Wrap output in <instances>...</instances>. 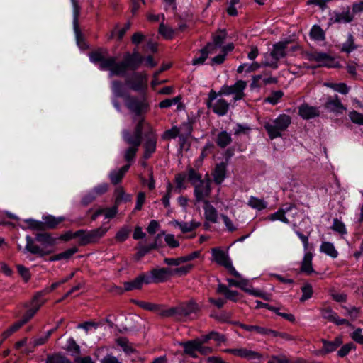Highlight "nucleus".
I'll list each match as a JSON object with an SVG mask.
<instances>
[{
    "mask_svg": "<svg viewBox=\"0 0 363 363\" xmlns=\"http://www.w3.org/2000/svg\"><path fill=\"white\" fill-rule=\"evenodd\" d=\"M108 50L105 48H100L92 52L89 55L90 61L93 63L100 62L99 69L101 70H108L109 77L119 75L124 72V64L117 63L116 57H108Z\"/></svg>",
    "mask_w": 363,
    "mask_h": 363,
    "instance_id": "obj_1",
    "label": "nucleus"
},
{
    "mask_svg": "<svg viewBox=\"0 0 363 363\" xmlns=\"http://www.w3.org/2000/svg\"><path fill=\"white\" fill-rule=\"evenodd\" d=\"M291 118L289 115L280 114L274 120H270L264 123V127L270 139L281 136V133L286 130L291 124Z\"/></svg>",
    "mask_w": 363,
    "mask_h": 363,
    "instance_id": "obj_2",
    "label": "nucleus"
},
{
    "mask_svg": "<svg viewBox=\"0 0 363 363\" xmlns=\"http://www.w3.org/2000/svg\"><path fill=\"white\" fill-rule=\"evenodd\" d=\"M197 311V305L194 301H189L170 308L165 313L167 315H175L177 318L181 320H186L194 318Z\"/></svg>",
    "mask_w": 363,
    "mask_h": 363,
    "instance_id": "obj_3",
    "label": "nucleus"
},
{
    "mask_svg": "<svg viewBox=\"0 0 363 363\" xmlns=\"http://www.w3.org/2000/svg\"><path fill=\"white\" fill-rule=\"evenodd\" d=\"M286 43L279 42L273 45V49L270 54L264 55V61L262 65L269 67L273 69L278 67V61L286 55Z\"/></svg>",
    "mask_w": 363,
    "mask_h": 363,
    "instance_id": "obj_4",
    "label": "nucleus"
},
{
    "mask_svg": "<svg viewBox=\"0 0 363 363\" xmlns=\"http://www.w3.org/2000/svg\"><path fill=\"white\" fill-rule=\"evenodd\" d=\"M223 95L220 94V91L216 92L211 90L208 94V101L207 102L208 107L220 116L226 115L229 109V103L220 97Z\"/></svg>",
    "mask_w": 363,
    "mask_h": 363,
    "instance_id": "obj_5",
    "label": "nucleus"
},
{
    "mask_svg": "<svg viewBox=\"0 0 363 363\" xmlns=\"http://www.w3.org/2000/svg\"><path fill=\"white\" fill-rule=\"evenodd\" d=\"M213 260L218 264L224 267L232 275L240 277V274L234 268L233 263L228 255L220 247H215L211 250Z\"/></svg>",
    "mask_w": 363,
    "mask_h": 363,
    "instance_id": "obj_6",
    "label": "nucleus"
},
{
    "mask_svg": "<svg viewBox=\"0 0 363 363\" xmlns=\"http://www.w3.org/2000/svg\"><path fill=\"white\" fill-rule=\"evenodd\" d=\"M147 122L143 118L138 123L134 133H130L128 130H124L122 132V137L127 145L139 147L142 141V132L144 128H146Z\"/></svg>",
    "mask_w": 363,
    "mask_h": 363,
    "instance_id": "obj_7",
    "label": "nucleus"
},
{
    "mask_svg": "<svg viewBox=\"0 0 363 363\" xmlns=\"http://www.w3.org/2000/svg\"><path fill=\"white\" fill-rule=\"evenodd\" d=\"M125 104L128 109L136 116L145 113L149 110V104L144 97L138 99L134 96H127L125 98Z\"/></svg>",
    "mask_w": 363,
    "mask_h": 363,
    "instance_id": "obj_8",
    "label": "nucleus"
},
{
    "mask_svg": "<svg viewBox=\"0 0 363 363\" xmlns=\"http://www.w3.org/2000/svg\"><path fill=\"white\" fill-rule=\"evenodd\" d=\"M247 86V82L243 80L237 81L233 85H224L220 90V94L225 96L233 95L234 101L241 100L245 96L244 90Z\"/></svg>",
    "mask_w": 363,
    "mask_h": 363,
    "instance_id": "obj_9",
    "label": "nucleus"
},
{
    "mask_svg": "<svg viewBox=\"0 0 363 363\" xmlns=\"http://www.w3.org/2000/svg\"><path fill=\"white\" fill-rule=\"evenodd\" d=\"M172 276V269L168 268H157L146 274V284L162 283L166 281Z\"/></svg>",
    "mask_w": 363,
    "mask_h": 363,
    "instance_id": "obj_10",
    "label": "nucleus"
},
{
    "mask_svg": "<svg viewBox=\"0 0 363 363\" xmlns=\"http://www.w3.org/2000/svg\"><path fill=\"white\" fill-rule=\"evenodd\" d=\"M147 74L145 72L135 73L130 81L127 80L126 83L130 88L138 92H145L147 89Z\"/></svg>",
    "mask_w": 363,
    "mask_h": 363,
    "instance_id": "obj_11",
    "label": "nucleus"
},
{
    "mask_svg": "<svg viewBox=\"0 0 363 363\" xmlns=\"http://www.w3.org/2000/svg\"><path fill=\"white\" fill-rule=\"evenodd\" d=\"M146 128L148 130L146 134V140L144 144V157L149 158L156 150L157 135L150 123H146Z\"/></svg>",
    "mask_w": 363,
    "mask_h": 363,
    "instance_id": "obj_12",
    "label": "nucleus"
},
{
    "mask_svg": "<svg viewBox=\"0 0 363 363\" xmlns=\"http://www.w3.org/2000/svg\"><path fill=\"white\" fill-rule=\"evenodd\" d=\"M310 60L316 62L318 67H339L338 62L333 57L323 52H315L311 55Z\"/></svg>",
    "mask_w": 363,
    "mask_h": 363,
    "instance_id": "obj_13",
    "label": "nucleus"
},
{
    "mask_svg": "<svg viewBox=\"0 0 363 363\" xmlns=\"http://www.w3.org/2000/svg\"><path fill=\"white\" fill-rule=\"evenodd\" d=\"M354 19V15L350 11V8L347 7L346 9L339 11H333L329 18V25L334 23H347L352 21Z\"/></svg>",
    "mask_w": 363,
    "mask_h": 363,
    "instance_id": "obj_14",
    "label": "nucleus"
},
{
    "mask_svg": "<svg viewBox=\"0 0 363 363\" xmlns=\"http://www.w3.org/2000/svg\"><path fill=\"white\" fill-rule=\"evenodd\" d=\"M143 58L138 53L133 52V54L127 53L125 55L124 60L119 63L124 64V72L118 76H124L128 68L131 69H136L142 63Z\"/></svg>",
    "mask_w": 363,
    "mask_h": 363,
    "instance_id": "obj_15",
    "label": "nucleus"
},
{
    "mask_svg": "<svg viewBox=\"0 0 363 363\" xmlns=\"http://www.w3.org/2000/svg\"><path fill=\"white\" fill-rule=\"evenodd\" d=\"M211 194V182L208 179L200 181L194 186V196L197 202L204 201Z\"/></svg>",
    "mask_w": 363,
    "mask_h": 363,
    "instance_id": "obj_16",
    "label": "nucleus"
},
{
    "mask_svg": "<svg viewBox=\"0 0 363 363\" xmlns=\"http://www.w3.org/2000/svg\"><path fill=\"white\" fill-rule=\"evenodd\" d=\"M227 352L235 356H238L247 360H259L262 358V355L259 352L244 347L228 349L227 350Z\"/></svg>",
    "mask_w": 363,
    "mask_h": 363,
    "instance_id": "obj_17",
    "label": "nucleus"
},
{
    "mask_svg": "<svg viewBox=\"0 0 363 363\" xmlns=\"http://www.w3.org/2000/svg\"><path fill=\"white\" fill-rule=\"evenodd\" d=\"M289 213H296V208L293 206H290L286 209H280L278 211L271 214L269 216V219L272 221L280 220L285 223H291L292 221L289 218Z\"/></svg>",
    "mask_w": 363,
    "mask_h": 363,
    "instance_id": "obj_18",
    "label": "nucleus"
},
{
    "mask_svg": "<svg viewBox=\"0 0 363 363\" xmlns=\"http://www.w3.org/2000/svg\"><path fill=\"white\" fill-rule=\"evenodd\" d=\"M321 342L323 343V349L316 352L317 355L325 354L335 351L342 345V340L341 337H336L333 341L323 339Z\"/></svg>",
    "mask_w": 363,
    "mask_h": 363,
    "instance_id": "obj_19",
    "label": "nucleus"
},
{
    "mask_svg": "<svg viewBox=\"0 0 363 363\" xmlns=\"http://www.w3.org/2000/svg\"><path fill=\"white\" fill-rule=\"evenodd\" d=\"M203 341L201 337L182 344L185 353L194 356L196 351L204 352L202 350Z\"/></svg>",
    "mask_w": 363,
    "mask_h": 363,
    "instance_id": "obj_20",
    "label": "nucleus"
},
{
    "mask_svg": "<svg viewBox=\"0 0 363 363\" xmlns=\"http://www.w3.org/2000/svg\"><path fill=\"white\" fill-rule=\"evenodd\" d=\"M40 295H37L34 297L31 303V308H29L24 314L22 320L26 323L30 319H31L36 312L39 310L40 306L43 304V301L39 300Z\"/></svg>",
    "mask_w": 363,
    "mask_h": 363,
    "instance_id": "obj_21",
    "label": "nucleus"
},
{
    "mask_svg": "<svg viewBox=\"0 0 363 363\" xmlns=\"http://www.w3.org/2000/svg\"><path fill=\"white\" fill-rule=\"evenodd\" d=\"M204 217L205 219L211 223H216L218 220V215L216 209L208 201H204Z\"/></svg>",
    "mask_w": 363,
    "mask_h": 363,
    "instance_id": "obj_22",
    "label": "nucleus"
},
{
    "mask_svg": "<svg viewBox=\"0 0 363 363\" xmlns=\"http://www.w3.org/2000/svg\"><path fill=\"white\" fill-rule=\"evenodd\" d=\"M146 274H141L133 281L124 282V289L125 291H132L141 289L144 284H146Z\"/></svg>",
    "mask_w": 363,
    "mask_h": 363,
    "instance_id": "obj_23",
    "label": "nucleus"
},
{
    "mask_svg": "<svg viewBox=\"0 0 363 363\" xmlns=\"http://www.w3.org/2000/svg\"><path fill=\"white\" fill-rule=\"evenodd\" d=\"M298 113L303 119H311L318 116L319 115V111L316 107L303 104L299 107Z\"/></svg>",
    "mask_w": 363,
    "mask_h": 363,
    "instance_id": "obj_24",
    "label": "nucleus"
},
{
    "mask_svg": "<svg viewBox=\"0 0 363 363\" xmlns=\"http://www.w3.org/2000/svg\"><path fill=\"white\" fill-rule=\"evenodd\" d=\"M226 33L225 31H220L213 37V42L208 43L206 46L208 49H211L214 53L217 52L223 45Z\"/></svg>",
    "mask_w": 363,
    "mask_h": 363,
    "instance_id": "obj_25",
    "label": "nucleus"
},
{
    "mask_svg": "<svg viewBox=\"0 0 363 363\" xmlns=\"http://www.w3.org/2000/svg\"><path fill=\"white\" fill-rule=\"evenodd\" d=\"M320 252L333 259L337 258L339 255V252L335 248L334 244L328 241H324L321 243L320 246Z\"/></svg>",
    "mask_w": 363,
    "mask_h": 363,
    "instance_id": "obj_26",
    "label": "nucleus"
},
{
    "mask_svg": "<svg viewBox=\"0 0 363 363\" xmlns=\"http://www.w3.org/2000/svg\"><path fill=\"white\" fill-rule=\"evenodd\" d=\"M35 240L46 247L56 245L57 238L52 236L50 233H42L36 235Z\"/></svg>",
    "mask_w": 363,
    "mask_h": 363,
    "instance_id": "obj_27",
    "label": "nucleus"
},
{
    "mask_svg": "<svg viewBox=\"0 0 363 363\" xmlns=\"http://www.w3.org/2000/svg\"><path fill=\"white\" fill-rule=\"evenodd\" d=\"M325 108L330 111L337 113H341L342 111L346 109L342 104L337 96H335L334 98L328 99L325 103Z\"/></svg>",
    "mask_w": 363,
    "mask_h": 363,
    "instance_id": "obj_28",
    "label": "nucleus"
},
{
    "mask_svg": "<svg viewBox=\"0 0 363 363\" xmlns=\"http://www.w3.org/2000/svg\"><path fill=\"white\" fill-rule=\"evenodd\" d=\"M109 228V226H106V223H104L99 228L89 230V238H91L92 243L98 242L106 234Z\"/></svg>",
    "mask_w": 363,
    "mask_h": 363,
    "instance_id": "obj_29",
    "label": "nucleus"
},
{
    "mask_svg": "<svg viewBox=\"0 0 363 363\" xmlns=\"http://www.w3.org/2000/svg\"><path fill=\"white\" fill-rule=\"evenodd\" d=\"M267 202L261 198L251 196L247 201V206L258 211L264 210L267 207Z\"/></svg>",
    "mask_w": 363,
    "mask_h": 363,
    "instance_id": "obj_30",
    "label": "nucleus"
},
{
    "mask_svg": "<svg viewBox=\"0 0 363 363\" xmlns=\"http://www.w3.org/2000/svg\"><path fill=\"white\" fill-rule=\"evenodd\" d=\"M26 249L30 253H32L33 255H38L40 257H43L45 255L51 252V251L45 252L42 248H40L39 246L35 245L33 243V239L28 235L26 236Z\"/></svg>",
    "mask_w": 363,
    "mask_h": 363,
    "instance_id": "obj_31",
    "label": "nucleus"
},
{
    "mask_svg": "<svg viewBox=\"0 0 363 363\" xmlns=\"http://www.w3.org/2000/svg\"><path fill=\"white\" fill-rule=\"evenodd\" d=\"M313 257V254L310 252L305 253L301 262V272L306 273L307 274H310L313 272V268L312 266Z\"/></svg>",
    "mask_w": 363,
    "mask_h": 363,
    "instance_id": "obj_32",
    "label": "nucleus"
},
{
    "mask_svg": "<svg viewBox=\"0 0 363 363\" xmlns=\"http://www.w3.org/2000/svg\"><path fill=\"white\" fill-rule=\"evenodd\" d=\"M172 224L175 227L179 228L180 230H182V232L184 233L191 232L200 225V223L196 222L194 220H192L189 223H187V222L182 223V222H179L177 220H174L172 222Z\"/></svg>",
    "mask_w": 363,
    "mask_h": 363,
    "instance_id": "obj_33",
    "label": "nucleus"
},
{
    "mask_svg": "<svg viewBox=\"0 0 363 363\" xmlns=\"http://www.w3.org/2000/svg\"><path fill=\"white\" fill-rule=\"evenodd\" d=\"M226 165L221 162L216 165L213 172V179L218 184H221L225 178Z\"/></svg>",
    "mask_w": 363,
    "mask_h": 363,
    "instance_id": "obj_34",
    "label": "nucleus"
},
{
    "mask_svg": "<svg viewBox=\"0 0 363 363\" xmlns=\"http://www.w3.org/2000/svg\"><path fill=\"white\" fill-rule=\"evenodd\" d=\"M73 8V25L77 42L79 41L80 33L78 28V17L80 12V7L77 0H71Z\"/></svg>",
    "mask_w": 363,
    "mask_h": 363,
    "instance_id": "obj_35",
    "label": "nucleus"
},
{
    "mask_svg": "<svg viewBox=\"0 0 363 363\" xmlns=\"http://www.w3.org/2000/svg\"><path fill=\"white\" fill-rule=\"evenodd\" d=\"M130 164L123 166L121 169L118 170L112 171L110 173L109 177L111 182L113 184H116L121 182L124 174L127 172L128 169L130 168Z\"/></svg>",
    "mask_w": 363,
    "mask_h": 363,
    "instance_id": "obj_36",
    "label": "nucleus"
},
{
    "mask_svg": "<svg viewBox=\"0 0 363 363\" xmlns=\"http://www.w3.org/2000/svg\"><path fill=\"white\" fill-rule=\"evenodd\" d=\"M232 142L231 135L227 131H221L218 133L216 139V144L220 147H225Z\"/></svg>",
    "mask_w": 363,
    "mask_h": 363,
    "instance_id": "obj_37",
    "label": "nucleus"
},
{
    "mask_svg": "<svg viewBox=\"0 0 363 363\" xmlns=\"http://www.w3.org/2000/svg\"><path fill=\"white\" fill-rule=\"evenodd\" d=\"M260 67H261V64H259L257 62H253L252 63H243L238 67L237 72L238 73H242V72L250 73V72H252L257 70Z\"/></svg>",
    "mask_w": 363,
    "mask_h": 363,
    "instance_id": "obj_38",
    "label": "nucleus"
},
{
    "mask_svg": "<svg viewBox=\"0 0 363 363\" xmlns=\"http://www.w3.org/2000/svg\"><path fill=\"white\" fill-rule=\"evenodd\" d=\"M203 343H206L209 340H213L218 343L223 342L225 340V336L217 332L212 331L208 335H205L201 337Z\"/></svg>",
    "mask_w": 363,
    "mask_h": 363,
    "instance_id": "obj_39",
    "label": "nucleus"
},
{
    "mask_svg": "<svg viewBox=\"0 0 363 363\" xmlns=\"http://www.w3.org/2000/svg\"><path fill=\"white\" fill-rule=\"evenodd\" d=\"M199 52L200 56L194 57L192 60L193 65H199L203 64L205 60L207 59L208 55L214 53L211 49H208L207 46L201 49Z\"/></svg>",
    "mask_w": 363,
    "mask_h": 363,
    "instance_id": "obj_40",
    "label": "nucleus"
},
{
    "mask_svg": "<svg viewBox=\"0 0 363 363\" xmlns=\"http://www.w3.org/2000/svg\"><path fill=\"white\" fill-rule=\"evenodd\" d=\"M73 237L79 238V243L82 245H85L89 243H92L91 238H89V230H79L73 233Z\"/></svg>",
    "mask_w": 363,
    "mask_h": 363,
    "instance_id": "obj_41",
    "label": "nucleus"
},
{
    "mask_svg": "<svg viewBox=\"0 0 363 363\" xmlns=\"http://www.w3.org/2000/svg\"><path fill=\"white\" fill-rule=\"evenodd\" d=\"M111 89L113 93V96L115 98L123 97V84L117 80H114L111 82Z\"/></svg>",
    "mask_w": 363,
    "mask_h": 363,
    "instance_id": "obj_42",
    "label": "nucleus"
},
{
    "mask_svg": "<svg viewBox=\"0 0 363 363\" xmlns=\"http://www.w3.org/2000/svg\"><path fill=\"white\" fill-rule=\"evenodd\" d=\"M357 46L354 45V39L352 34L347 35V40L342 44L341 50L342 52L350 53L354 50Z\"/></svg>",
    "mask_w": 363,
    "mask_h": 363,
    "instance_id": "obj_43",
    "label": "nucleus"
},
{
    "mask_svg": "<svg viewBox=\"0 0 363 363\" xmlns=\"http://www.w3.org/2000/svg\"><path fill=\"white\" fill-rule=\"evenodd\" d=\"M180 134L179 139L184 142L185 140L191 134L192 126L189 123H183L179 127Z\"/></svg>",
    "mask_w": 363,
    "mask_h": 363,
    "instance_id": "obj_44",
    "label": "nucleus"
},
{
    "mask_svg": "<svg viewBox=\"0 0 363 363\" xmlns=\"http://www.w3.org/2000/svg\"><path fill=\"white\" fill-rule=\"evenodd\" d=\"M116 205L118 206L122 201H130V196L126 194L122 187H117L115 190Z\"/></svg>",
    "mask_w": 363,
    "mask_h": 363,
    "instance_id": "obj_45",
    "label": "nucleus"
},
{
    "mask_svg": "<svg viewBox=\"0 0 363 363\" xmlns=\"http://www.w3.org/2000/svg\"><path fill=\"white\" fill-rule=\"evenodd\" d=\"M43 220L44 222H43V223L44 224V228H54L62 221V218H55L52 216H45L43 218Z\"/></svg>",
    "mask_w": 363,
    "mask_h": 363,
    "instance_id": "obj_46",
    "label": "nucleus"
},
{
    "mask_svg": "<svg viewBox=\"0 0 363 363\" xmlns=\"http://www.w3.org/2000/svg\"><path fill=\"white\" fill-rule=\"evenodd\" d=\"M65 350L72 355H78L80 353V347L72 337L67 340Z\"/></svg>",
    "mask_w": 363,
    "mask_h": 363,
    "instance_id": "obj_47",
    "label": "nucleus"
},
{
    "mask_svg": "<svg viewBox=\"0 0 363 363\" xmlns=\"http://www.w3.org/2000/svg\"><path fill=\"white\" fill-rule=\"evenodd\" d=\"M238 279H227V281L230 286H236L238 287L244 291L245 287L247 286L248 281L247 279L242 277L240 275V277H238Z\"/></svg>",
    "mask_w": 363,
    "mask_h": 363,
    "instance_id": "obj_48",
    "label": "nucleus"
},
{
    "mask_svg": "<svg viewBox=\"0 0 363 363\" xmlns=\"http://www.w3.org/2000/svg\"><path fill=\"white\" fill-rule=\"evenodd\" d=\"M311 38L315 40H323L325 38V33L319 26H313L310 31Z\"/></svg>",
    "mask_w": 363,
    "mask_h": 363,
    "instance_id": "obj_49",
    "label": "nucleus"
},
{
    "mask_svg": "<svg viewBox=\"0 0 363 363\" xmlns=\"http://www.w3.org/2000/svg\"><path fill=\"white\" fill-rule=\"evenodd\" d=\"M116 342L117 345L120 346L126 354H130L134 352L133 348L129 344L126 338L120 337L117 339Z\"/></svg>",
    "mask_w": 363,
    "mask_h": 363,
    "instance_id": "obj_50",
    "label": "nucleus"
},
{
    "mask_svg": "<svg viewBox=\"0 0 363 363\" xmlns=\"http://www.w3.org/2000/svg\"><path fill=\"white\" fill-rule=\"evenodd\" d=\"M130 233V228L127 226H124L119 229V230L116 234V240L118 242H124L127 240Z\"/></svg>",
    "mask_w": 363,
    "mask_h": 363,
    "instance_id": "obj_51",
    "label": "nucleus"
},
{
    "mask_svg": "<svg viewBox=\"0 0 363 363\" xmlns=\"http://www.w3.org/2000/svg\"><path fill=\"white\" fill-rule=\"evenodd\" d=\"M283 96L284 93L281 91H273L268 97L264 99V101L272 105H275L279 102V99Z\"/></svg>",
    "mask_w": 363,
    "mask_h": 363,
    "instance_id": "obj_52",
    "label": "nucleus"
},
{
    "mask_svg": "<svg viewBox=\"0 0 363 363\" xmlns=\"http://www.w3.org/2000/svg\"><path fill=\"white\" fill-rule=\"evenodd\" d=\"M331 228L334 231L341 235H345L347 233V230L345 224L343 223V222H342L337 218H335L333 220V223Z\"/></svg>",
    "mask_w": 363,
    "mask_h": 363,
    "instance_id": "obj_53",
    "label": "nucleus"
},
{
    "mask_svg": "<svg viewBox=\"0 0 363 363\" xmlns=\"http://www.w3.org/2000/svg\"><path fill=\"white\" fill-rule=\"evenodd\" d=\"M179 135H181L180 129L177 126H174L164 133L162 138L167 140L176 138L177 137L179 138Z\"/></svg>",
    "mask_w": 363,
    "mask_h": 363,
    "instance_id": "obj_54",
    "label": "nucleus"
},
{
    "mask_svg": "<svg viewBox=\"0 0 363 363\" xmlns=\"http://www.w3.org/2000/svg\"><path fill=\"white\" fill-rule=\"evenodd\" d=\"M159 32L166 39H171L174 36V30L163 23L160 26Z\"/></svg>",
    "mask_w": 363,
    "mask_h": 363,
    "instance_id": "obj_55",
    "label": "nucleus"
},
{
    "mask_svg": "<svg viewBox=\"0 0 363 363\" xmlns=\"http://www.w3.org/2000/svg\"><path fill=\"white\" fill-rule=\"evenodd\" d=\"M52 333V331L51 330H49L47 332V333L43 336H40L39 337H36V338H34L33 340H32L30 342V344L33 346V347H37V346H40V345H42L43 344H45L47 340H48L50 335H51Z\"/></svg>",
    "mask_w": 363,
    "mask_h": 363,
    "instance_id": "obj_56",
    "label": "nucleus"
},
{
    "mask_svg": "<svg viewBox=\"0 0 363 363\" xmlns=\"http://www.w3.org/2000/svg\"><path fill=\"white\" fill-rule=\"evenodd\" d=\"M24 324H26L23 320H21L14 324H13L8 330L4 332L3 336L4 338H7L12 333L17 331L19 328H21Z\"/></svg>",
    "mask_w": 363,
    "mask_h": 363,
    "instance_id": "obj_57",
    "label": "nucleus"
},
{
    "mask_svg": "<svg viewBox=\"0 0 363 363\" xmlns=\"http://www.w3.org/2000/svg\"><path fill=\"white\" fill-rule=\"evenodd\" d=\"M138 150V147H136L135 146H130L128 148H127L124 152L125 160L128 162L130 163L134 159Z\"/></svg>",
    "mask_w": 363,
    "mask_h": 363,
    "instance_id": "obj_58",
    "label": "nucleus"
},
{
    "mask_svg": "<svg viewBox=\"0 0 363 363\" xmlns=\"http://www.w3.org/2000/svg\"><path fill=\"white\" fill-rule=\"evenodd\" d=\"M47 363H72V362L62 355L55 354L48 357Z\"/></svg>",
    "mask_w": 363,
    "mask_h": 363,
    "instance_id": "obj_59",
    "label": "nucleus"
},
{
    "mask_svg": "<svg viewBox=\"0 0 363 363\" xmlns=\"http://www.w3.org/2000/svg\"><path fill=\"white\" fill-rule=\"evenodd\" d=\"M349 118L352 123L358 125H363V114L356 111H352L350 112Z\"/></svg>",
    "mask_w": 363,
    "mask_h": 363,
    "instance_id": "obj_60",
    "label": "nucleus"
},
{
    "mask_svg": "<svg viewBox=\"0 0 363 363\" xmlns=\"http://www.w3.org/2000/svg\"><path fill=\"white\" fill-rule=\"evenodd\" d=\"M302 290V296L301 298V301H305L310 298L313 295V289L310 284H306L301 288Z\"/></svg>",
    "mask_w": 363,
    "mask_h": 363,
    "instance_id": "obj_61",
    "label": "nucleus"
},
{
    "mask_svg": "<svg viewBox=\"0 0 363 363\" xmlns=\"http://www.w3.org/2000/svg\"><path fill=\"white\" fill-rule=\"evenodd\" d=\"M188 178L194 186L199 183L200 181H202L200 174L191 168L189 170Z\"/></svg>",
    "mask_w": 363,
    "mask_h": 363,
    "instance_id": "obj_62",
    "label": "nucleus"
},
{
    "mask_svg": "<svg viewBox=\"0 0 363 363\" xmlns=\"http://www.w3.org/2000/svg\"><path fill=\"white\" fill-rule=\"evenodd\" d=\"M26 223L29 226L30 228L36 230H44V224L41 221L35 220L33 219H28L26 220Z\"/></svg>",
    "mask_w": 363,
    "mask_h": 363,
    "instance_id": "obj_63",
    "label": "nucleus"
},
{
    "mask_svg": "<svg viewBox=\"0 0 363 363\" xmlns=\"http://www.w3.org/2000/svg\"><path fill=\"white\" fill-rule=\"evenodd\" d=\"M267 363H289V360L284 354H279L272 356Z\"/></svg>",
    "mask_w": 363,
    "mask_h": 363,
    "instance_id": "obj_64",
    "label": "nucleus"
}]
</instances>
